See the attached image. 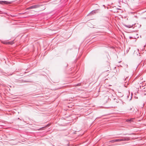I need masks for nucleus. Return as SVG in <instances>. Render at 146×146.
Segmentation results:
<instances>
[{
    "instance_id": "f257e3e1",
    "label": "nucleus",
    "mask_w": 146,
    "mask_h": 146,
    "mask_svg": "<svg viewBox=\"0 0 146 146\" xmlns=\"http://www.w3.org/2000/svg\"><path fill=\"white\" fill-rule=\"evenodd\" d=\"M42 5L40 4H37L35 5H32L27 8V10H29L32 9H37L39 8L41 6H42Z\"/></svg>"
},
{
    "instance_id": "9d476101",
    "label": "nucleus",
    "mask_w": 146,
    "mask_h": 146,
    "mask_svg": "<svg viewBox=\"0 0 146 146\" xmlns=\"http://www.w3.org/2000/svg\"><path fill=\"white\" fill-rule=\"evenodd\" d=\"M129 38H132V37H131V36H130L129 37Z\"/></svg>"
},
{
    "instance_id": "4468645a",
    "label": "nucleus",
    "mask_w": 146,
    "mask_h": 146,
    "mask_svg": "<svg viewBox=\"0 0 146 146\" xmlns=\"http://www.w3.org/2000/svg\"><path fill=\"white\" fill-rule=\"evenodd\" d=\"M1 2H1V1H0V4H1Z\"/></svg>"
},
{
    "instance_id": "2eb2a0df",
    "label": "nucleus",
    "mask_w": 146,
    "mask_h": 146,
    "mask_svg": "<svg viewBox=\"0 0 146 146\" xmlns=\"http://www.w3.org/2000/svg\"><path fill=\"white\" fill-rule=\"evenodd\" d=\"M43 128V127H41V128H40V129H41L42 128ZM40 130H42V129H40Z\"/></svg>"
},
{
    "instance_id": "423d86ee",
    "label": "nucleus",
    "mask_w": 146,
    "mask_h": 146,
    "mask_svg": "<svg viewBox=\"0 0 146 146\" xmlns=\"http://www.w3.org/2000/svg\"><path fill=\"white\" fill-rule=\"evenodd\" d=\"M124 26L125 27H127L128 28H131L132 27H133V25H125Z\"/></svg>"
},
{
    "instance_id": "6e6552de",
    "label": "nucleus",
    "mask_w": 146,
    "mask_h": 146,
    "mask_svg": "<svg viewBox=\"0 0 146 146\" xmlns=\"http://www.w3.org/2000/svg\"><path fill=\"white\" fill-rule=\"evenodd\" d=\"M81 85V84L80 83L78 84H77V85L78 86H80Z\"/></svg>"
},
{
    "instance_id": "1a4fd4ad",
    "label": "nucleus",
    "mask_w": 146,
    "mask_h": 146,
    "mask_svg": "<svg viewBox=\"0 0 146 146\" xmlns=\"http://www.w3.org/2000/svg\"><path fill=\"white\" fill-rule=\"evenodd\" d=\"M50 125V124H48L47 125H46V127H47V126H49Z\"/></svg>"
},
{
    "instance_id": "20e7f679",
    "label": "nucleus",
    "mask_w": 146,
    "mask_h": 146,
    "mask_svg": "<svg viewBox=\"0 0 146 146\" xmlns=\"http://www.w3.org/2000/svg\"><path fill=\"white\" fill-rule=\"evenodd\" d=\"M1 42L4 44H12L14 43L13 40L8 42L7 41H2Z\"/></svg>"
},
{
    "instance_id": "f8f14e48",
    "label": "nucleus",
    "mask_w": 146,
    "mask_h": 146,
    "mask_svg": "<svg viewBox=\"0 0 146 146\" xmlns=\"http://www.w3.org/2000/svg\"><path fill=\"white\" fill-rule=\"evenodd\" d=\"M127 78V77H126V78H125V80H126V78Z\"/></svg>"
},
{
    "instance_id": "0eeeda50",
    "label": "nucleus",
    "mask_w": 146,
    "mask_h": 146,
    "mask_svg": "<svg viewBox=\"0 0 146 146\" xmlns=\"http://www.w3.org/2000/svg\"><path fill=\"white\" fill-rule=\"evenodd\" d=\"M133 119V118H131L130 119H126V121L127 122H131V121H132V119Z\"/></svg>"
},
{
    "instance_id": "dca6fc26",
    "label": "nucleus",
    "mask_w": 146,
    "mask_h": 146,
    "mask_svg": "<svg viewBox=\"0 0 146 146\" xmlns=\"http://www.w3.org/2000/svg\"><path fill=\"white\" fill-rule=\"evenodd\" d=\"M116 102H119V101H116Z\"/></svg>"
},
{
    "instance_id": "f3484780",
    "label": "nucleus",
    "mask_w": 146,
    "mask_h": 146,
    "mask_svg": "<svg viewBox=\"0 0 146 146\" xmlns=\"http://www.w3.org/2000/svg\"><path fill=\"white\" fill-rule=\"evenodd\" d=\"M125 3H127V2L126 1H125Z\"/></svg>"
},
{
    "instance_id": "f03ea898",
    "label": "nucleus",
    "mask_w": 146,
    "mask_h": 146,
    "mask_svg": "<svg viewBox=\"0 0 146 146\" xmlns=\"http://www.w3.org/2000/svg\"><path fill=\"white\" fill-rule=\"evenodd\" d=\"M126 140V139H125V138H122V139H119L112 140L110 141H109V142H110L111 143H114L115 142H117L121 141H124Z\"/></svg>"
},
{
    "instance_id": "9b49d317",
    "label": "nucleus",
    "mask_w": 146,
    "mask_h": 146,
    "mask_svg": "<svg viewBox=\"0 0 146 146\" xmlns=\"http://www.w3.org/2000/svg\"><path fill=\"white\" fill-rule=\"evenodd\" d=\"M96 5H97V6L98 7H99V6L97 4H96Z\"/></svg>"
},
{
    "instance_id": "a211bd4d",
    "label": "nucleus",
    "mask_w": 146,
    "mask_h": 146,
    "mask_svg": "<svg viewBox=\"0 0 146 146\" xmlns=\"http://www.w3.org/2000/svg\"><path fill=\"white\" fill-rule=\"evenodd\" d=\"M26 82H29V81H26Z\"/></svg>"
},
{
    "instance_id": "7ed1b4c3",
    "label": "nucleus",
    "mask_w": 146,
    "mask_h": 146,
    "mask_svg": "<svg viewBox=\"0 0 146 146\" xmlns=\"http://www.w3.org/2000/svg\"><path fill=\"white\" fill-rule=\"evenodd\" d=\"M100 11L99 9H95L94 10H93L91 11L88 15V16L89 15H94L95 13H98V11Z\"/></svg>"
},
{
    "instance_id": "ddd939ff",
    "label": "nucleus",
    "mask_w": 146,
    "mask_h": 146,
    "mask_svg": "<svg viewBox=\"0 0 146 146\" xmlns=\"http://www.w3.org/2000/svg\"><path fill=\"white\" fill-rule=\"evenodd\" d=\"M131 109H132V108H130V109H129V110H131Z\"/></svg>"
},
{
    "instance_id": "39448f33",
    "label": "nucleus",
    "mask_w": 146,
    "mask_h": 146,
    "mask_svg": "<svg viewBox=\"0 0 146 146\" xmlns=\"http://www.w3.org/2000/svg\"><path fill=\"white\" fill-rule=\"evenodd\" d=\"M1 4L3 5V4H10L11 3V2H9L6 1H1Z\"/></svg>"
}]
</instances>
